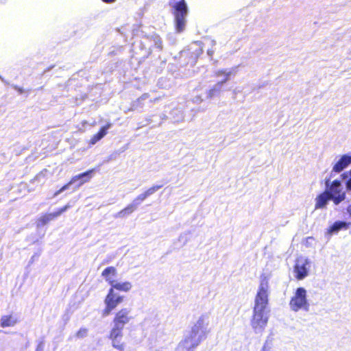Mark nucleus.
<instances>
[{"mask_svg": "<svg viewBox=\"0 0 351 351\" xmlns=\"http://www.w3.org/2000/svg\"><path fill=\"white\" fill-rule=\"evenodd\" d=\"M151 39L154 42L156 48H158L159 50L162 49V41L158 34L152 36Z\"/></svg>", "mask_w": 351, "mask_h": 351, "instance_id": "nucleus-22", "label": "nucleus"}, {"mask_svg": "<svg viewBox=\"0 0 351 351\" xmlns=\"http://www.w3.org/2000/svg\"><path fill=\"white\" fill-rule=\"evenodd\" d=\"M117 275V270L113 266L107 267L101 272V276L105 281L110 285V289H115L119 291L128 292L132 289V283L128 281L117 282L114 278Z\"/></svg>", "mask_w": 351, "mask_h": 351, "instance_id": "nucleus-1", "label": "nucleus"}, {"mask_svg": "<svg viewBox=\"0 0 351 351\" xmlns=\"http://www.w3.org/2000/svg\"><path fill=\"white\" fill-rule=\"evenodd\" d=\"M88 329L86 328H81L78 330V331L75 333V337L79 339L84 338L88 335Z\"/></svg>", "mask_w": 351, "mask_h": 351, "instance_id": "nucleus-24", "label": "nucleus"}, {"mask_svg": "<svg viewBox=\"0 0 351 351\" xmlns=\"http://www.w3.org/2000/svg\"><path fill=\"white\" fill-rule=\"evenodd\" d=\"M202 340V338L200 337V335H195L191 331L189 335L181 341L180 346L183 350H189L195 348Z\"/></svg>", "mask_w": 351, "mask_h": 351, "instance_id": "nucleus-9", "label": "nucleus"}, {"mask_svg": "<svg viewBox=\"0 0 351 351\" xmlns=\"http://www.w3.org/2000/svg\"><path fill=\"white\" fill-rule=\"evenodd\" d=\"M350 226H351V222L337 221L332 226H330V228L328 229V233L330 234H337L341 230H347Z\"/></svg>", "mask_w": 351, "mask_h": 351, "instance_id": "nucleus-16", "label": "nucleus"}, {"mask_svg": "<svg viewBox=\"0 0 351 351\" xmlns=\"http://www.w3.org/2000/svg\"><path fill=\"white\" fill-rule=\"evenodd\" d=\"M268 318L263 311H253L251 324L254 330H263L267 324Z\"/></svg>", "mask_w": 351, "mask_h": 351, "instance_id": "nucleus-8", "label": "nucleus"}, {"mask_svg": "<svg viewBox=\"0 0 351 351\" xmlns=\"http://www.w3.org/2000/svg\"><path fill=\"white\" fill-rule=\"evenodd\" d=\"M222 85H219V82L217 83V84H215L213 88H211L210 89L208 90V91L207 92V96L209 98H212L214 96L217 95V94L219 93V92L221 91V86Z\"/></svg>", "mask_w": 351, "mask_h": 351, "instance_id": "nucleus-21", "label": "nucleus"}, {"mask_svg": "<svg viewBox=\"0 0 351 351\" xmlns=\"http://www.w3.org/2000/svg\"><path fill=\"white\" fill-rule=\"evenodd\" d=\"M101 1L106 3H112L116 1V0H101Z\"/></svg>", "mask_w": 351, "mask_h": 351, "instance_id": "nucleus-28", "label": "nucleus"}, {"mask_svg": "<svg viewBox=\"0 0 351 351\" xmlns=\"http://www.w3.org/2000/svg\"><path fill=\"white\" fill-rule=\"evenodd\" d=\"M72 184H73V182H71V180H70L66 184L63 185L59 190H58L57 191L55 192L54 196H57L58 195H59L60 193L63 192L64 191L66 190L69 188V186Z\"/></svg>", "mask_w": 351, "mask_h": 351, "instance_id": "nucleus-26", "label": "nucleus"}, {"mask_svg": "<svg viewBox=\"0 0 351 351\" xmlns=\"http://www.w3.org/2000/svg\"><path fill=\"white\" fill-rule=\"evenodd\" d=\"M133 319L130 314V311L127 308H123L118 311L115 314L112 319L113 327L111 330H113V332H117V335L119 331L123 332L125 326L130 323Z\"/></svg>", "mask_w": 351, "mask_h": 351, "instance_id": "nucleus-3", "label": "nucleus"}, {"mask_svg": "<svg viewBox=\"0 0 351 351\" xmlns=\"http://www.w3.org/2000/svg\"><path fill=\"white\" fill-rule=\"evenodd\" d=\"M18 322L17 318L13 315H3L0 319V326L2 328L14 326Z\"/></svg>", "mask_w": 351, "mask_h": 351, "instance_id": "nucleus-17", "label": "nucleus"}, {"mask_svg": "<svg viewBox=\"0 0 351 351\" xmlns=\"http://www.w3.org/2000/svg\"><path fill=\"white\" fill-rule=\"evenodd\" d=\"M147 198L146 194L143 192V193L138 195L134 200L133 203L136 204V206L143 201H144Z\"/></svg>", "mask_w": 351, "mask_h": 351, "instance_id": "nucleus-25", "label": "nucleus"}, {"mask_svg": "<svg viewBox=\"0 0 351 351\" xmlns=\"http://www.w3.org/2000/svg\"><path fill=\"white\" fill-rule=\"evenodd\" d=\"M136 209V206L134 203L130 204L119 212L118 215L120 217H125V215L132 213Z\"/></svg>", "mask_w": 351, "mask_h": 351, "instance_id": "nucleus-19", "label": "nucleus"}, {"mask_svg": "<svg viewBox=\"0 0 351 351\" xmlns=\"http://www.w3.org/2000/svg\"><path fill=\"white\" fill-rule=\"evenodd\" d=\"M306 291L305 289L302 287L298 288L289 302L291 309L298 311L304 307L306 303Z\"/></svg>", "mask_w": 351, "mask_h": 351, "instance_id": "nucleus-5", "label": "nucleus"}, {"mask_svg": "<svg viewBox=\"0 0 351 351\" xmlns=\"http://www.w3.org/2000/svg\"><path fill=\"white\" fill-rule=\"evenodd\" d=\"M108 338L112 341L114 348L123 350L124 349V343L123 341V332L119 331L117 335V332H113V330H110Z\"/></svg>", "mask_w": 351, "mask_h": 351, "instance_id": "nucleus-11", "label": "nucleus"}, {"mask_svg": "<svg viewBox=\"0 0 351 351\" xmlns=\"http://www.w3.org/2000/svg\"><path fill=\"white\" fill-rule=\"evenodd\" d=\"M207 325L208 323L205 321V319L201 317L193 326L191 332H194L195 335H200V337L204 339L208 332L206 330Z\"/></svg>", "mask_w": 351, "mask_h": 351, "instance_id": "nucleus-10", "label": "nucleus"}, {"mask_svg": "<svg viewBox=\"0 0 351 351\" xmlns=\"http://www.w3.org/2000/svg\"><path fill=\"white\" fill-rule=\"evenodd\" d=\"M162 187V185H154L152 187L149 188L147 190H146L144 193L146 194L147 197L151 195L152 194L154 193L156 191L161 189Z\"/></svg>", "mask_w": 351, "mask_h": 351, "instance_id": "nucleus-23", "label": "nucleus"}, {"mask_svg": "<svg viewBox=\"0 0 351 351\" xmlns=\"http://www.w3.org/2000/svg\"><path fill=\"white\" fill-rule=\"evenodd\" d=\"M115 289H109L104 299L105 308L102 311L103 316L109 315L117 306L123 302L124 297L114 293Z\"/></svg>", "mask_w": 351, "mask_h": 351, "instance_id": "nucleus-4", "label": "nucleus"}, {"mask_svg": "<svg viewBox=\"0 0 351 351\" xmlns=\"http://www.w3.org/2000/svg\"><path fill=\"white\" fill-rule=\"evenodd\" d=\"M306 261L301 262L300 260H297L294 266L295 276L298 280H302L305 278L307 274L306 268Z\"/></svg>", "mask_w": 351, "mask_h": 351, "instance_id": "nucleus-15", "label": "nucleus"}, {"mask_svg": "<svg viewBox=\"0 0 351 351\" xmlns=\"http://www.w3.org/2000/svg\"><path fill=\"white\" fill-rule=\"evenodd\" d=\"M325 191L329 195L335 205H339L341 202L345 200L346 197V192L340 180H335L330 182V180L328 179L325 181Z\"/></svg>", "mask_w": 351, "mask_h": 351, "instance_id": "nucleus-2", "label": "nucleus"}, {"mask_svg": "<svg viewBox=\"0 0 351 351\" xmlns=\"http://www.w3.org/2000/svg\"><path fill=\"white\" fill-rule=\"evenodd\" d=\"M347 212L349 214L350 217L351 218V204L348 206Z\"/></svg>", "mask_w": 351, "mask_h": 351, "instance_id": "nucleus-29", "label": "nucleus"}, {"mask_svg": "<svg viewBox=\"0 0 351 351\" xmlns=\"http://www.w3.org/2000/svg\"><path fill=\"white\" fill-rule=\"evenodd\" d=\"M18 90V91L21 93H22L23 92V90H22L21 88H16Z\"/></svg>", "mask_w": 351, "mask_h": 351, "instance_id": "nucleus-30", "label": "nucleus"}, {"mask_svg": "<svg viewBox=\"0 0 351 351\" xmlns=\"http://www.w3.org/2000/svg\"><path fill=\"white\" fill-rule=\"evenodd\" d=\"M69 205H65L63 207L59 208L54 213H45L42 215L40 217L36 219V226L38 227H43L47 223H49L51 221L55 219L60 215H62L64 212H65L69 208Z\"/></svg>", "mask_w": 351, "mask_h": 351, "instance_id": "nucleus-7", "label": "nucleus"}, {"mask_svg": "<svg viewBox=\"0 0 351 351\" xmlns=\"http://www.w3.org/2000/svg\"><path fill=\"white\" fill-rule=\"evenodd\" d=\"M111 123H107L105 125L101 127L99 131L90 138L89 144L95 145L96 143L100 141L108 134V130L111 128Z\"/></svg>", "mask_w": 351, "mask_h": 351, "instance_id": "nucleus-14", "label": "nucleus"}, {"mask_svg": "<svg viewBox=\"0 0 351 351\" xmlns=\"http://www.w3.org/2000/svg\"><path fill=\"white\" fill-rule=\"evenodd\" d=\"M329 200H331L330 197L327 193V192L324 191V192L318 195L317 197L315 199V208H324L327 205Z\"/></svg>", "mask_w": 351, "mask_h": 351, "instance_id": "nucleus-18", "label": "nucleus"}, {"mask_svg": "<svg viewBox=\"0 0 351 351\" xmlns=\"http://www.w3.org/2000/svg\"><path fill=\"white\" fill-rule=\"evenodd\" d=\"M93 171L94 169H90L84 173L74 176L71 178V182L75 183L79 181L78 186H82L90 180Z\"/></svg>", "mask_w": 351, "mask_h": 351, "instance_id": "nucleus-13", "label": "nucleus"}, {"mask_svg": "<svg viewBox=\"0 0 351 351\" xmlns=\"http://www.w3.org/2000/svg\"><path fill=\"white\" fill-rule=\"evenodd\" d=\"M351 164V156L348 154L343 155L334 165L332 172L340 173Z\"/></svg>", "mask_w": 351, "mask_h": 351, "instance_id": "nucleus-12", "label": "nucleus"}, {"mask_svg": "<svg viewBox=\"0 0 351 351\" xmlns=\"http://www.w3.org/2000/svg\"><path fill=\"white\" fill-rule=\"evenodd\" d=\"M268 304V292L267 289L263 285H261L255 297V304L254 311H265Z\"/></svg>", "mask_w": 351, "mask_h": 351, "instance_id": "nucleus-6", "label": "nucleus"}, {"mask_svg": "<svg viewBox=\"0 0 351 351\" xmlns=\"http://www.w3.org/2000/svg\"><path fill=\"white\" fill-rule=\"evenodd\" d=\"M230 74H231L230 71H226V70H219V71H217L215 73V75L216 76H217V77L224 76V79L222 81L219 82V85H223L224 83H226L228 80Z\"/></svg>", "mask_w": 351, "mask_h": 351, "instance_id": "nucleus-20", "label": "nucleus"}, {"mask_svg": "<svg viewBox=\"0 0 351 351\" xmlns=\"http://www.w3.org/2000/svg\"><path fill=\"white\" fill-rule=\"evenodd\" d=\"M271 339H267L263 348V351H266L267 349H269L271 348V347L269 346V344L271 343Z\"/></svg>", "mask_w": 351, "mask_h": 351, "instance_id": "nucleus-27", "label": "nucleus"}]
</instances>
